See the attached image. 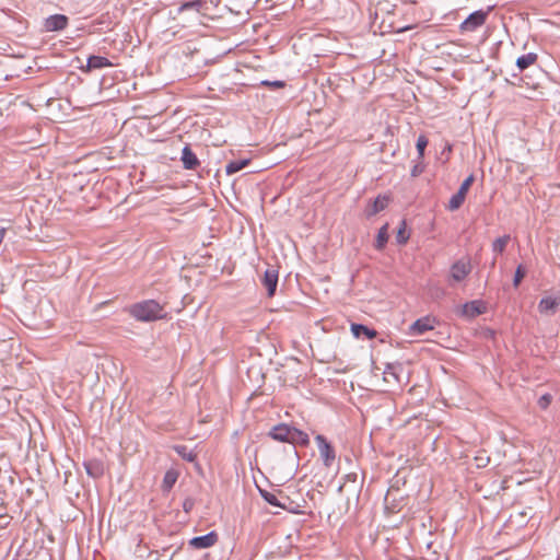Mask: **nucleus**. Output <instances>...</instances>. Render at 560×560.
Returning <instances> with one entry per match:
<instances>
[{"mask_svg":"<svg viewBox=\"0 0 560 560\" xmlns=\"http://www.w3.org/2000/svg\"><path fill=\"white\" fill-rule=\"evenodd\" d=\"M195 506V500L192 498H186L183 502V510L189 513Z\"/></svg>","mask_w":560,"mask_h":560,"instance_id":"c9c22d12","label":"nucleus"},{"mask_svg":"<svg viewBox=\"0 0 560 560\" xmlns=\"http://www.w3.org/2000/svg\"><path fill=\"white\" fill-rule=\"evenodd\" d=\"M68 21V18L63 14H54L45 20L44 27L47 32L62 31L67 27Z\"/></svg>","mask_w":560,"mask_h":560,"instance_id":"6e6552de","label":"nucleus"},{"mask_svg":"<svg viewBox=\"0 0 560 560\" xmlns=\"http://www.w3.org/2000/svg\"><path fill=\"white\" fill-rule=\"evenodd\" d=\"M397 369L401 370V366L399 364H397V365L387 364V366L384 371L385 380L388 381V376H393L396 381H399L398 374H397Z\"/></svg>","mask_w":560,"mask_h":560,"instance_id":"7c9ffc66","label":"nucleus"},{"mask_svg":"<svg viewBox=\"0 0 560 560\" xmlns=\"http://www.w3.org/2000/svg\"><path fill=\"white\" fill-rule=\"evenodd\" d=\"M129 314L139 322H153L165 317L163 306L155 300H145L132 304Z\"/></svg>","mask_w":560,"mask_h":560,"instance_id":"f257e3e1","label":"nucleus"},{"mask_svg":"<svg viewBox=\"0 0 560 560\" xmlns=\"http://www.w3.org/2000/svg\"><path fill=\"white\" fill-rule=\"evenodd\" d=\"M474 180H475V176H474V174H470L467 178L464 179L458 191H462V194H464L466 196L471 184L474 183Z\"/></svg>","mask_w":560,"mask_h":560,"instance_id":"473e14b6","label":"nucleus"},{"mask_svg":"<svg viewBox=\"0 0 560 560\" xmlns=\"http://www.w3.org/2000/svg\"><path fill=\"white\" fill-rule=\"evenodd\" d=\"M178 474L175 470H167L162 481L163 491H170L177 481Z\"/></svg>","mask_w":560,"mask_h":560,"instance_id":"6ab92c4d","label":"nucleus"},{"mask_svg":"<svg viewBox=\"0 0 560 560\" xmlns=\"http://www.w3.org/2000/svg\"><path fill=\"white\" fill-rule=\"evenodd\" d=\"M112 67V62L103 56H90L88 58L86 67L82 68L83 71L90 72L96 69Z\"/></svg>","mask_w":560,"mask_h":560,"instance_id":"ddd939ff","label":"nucleus"},{"mask_svg":"<svg viewBox=\"0 0 560 560\" xmlns=\"http://www.w3.org/2000/svg\"><path fill=\"white\" fill-rule=\"evenodd\" d=\"M434 319L430 316L421 317L417 319L411 326H410V332L411 335H422L431 329L434 328Z\"/></svg>","mask_w":560,"mask_h":560,"instance_id":"9d476101","label":"nucleus"},{"mask_svg":"<svg viewBox=\"0 0 560 560\" xmlns=\"http://www.w3.org/2000/svg\"><path fill=\"white\" fill-rule=\"evenodd\" d=\"M351 331L354 337L359 338L361 336H365L368 339H373L376 337L377 332L374 329L369 328L362 324H352Z\"/></svg>","mask_w":560,"mask_h":560,"instance_id":"dca6fc26","label":"nucleus"},{"mask_svg":"<svg viewBox=\"0 0 560 560\" xmlns=\"http://www.w3.org/2000/svg\"><path fill=\"white\" fill-rule=\"evenodd\" d=\"M525 269L522 265H518L516 270H515V275H514V279H513V285L515 288H517L521 283V281L523 280V278L525 277Z\"/></svg>","mask_w":560,"mask_h":560,"instance_id":"2f4dec72","label":"nucleus"},{"mask_svg":"<svg viewBox=\"0 0 560 560\" xmlns=\"http://www.w3.org/2000/svg\"><path fill=\"white\" fill-rule=\"evenodd\" d=\"M560 307V295L557 296H544L538 303V311L540 314L546 316H552L557 313Z\"/></svg>","mask_w":560,"mask_h":560,"instance_id":"39448f33","label":"nucleus"},{"mask_svg":"<svg viewBox=\"0 0 560 560\" xmlns=\"http://www.w3.org/2000/svg\"><path fill=\"white\" fill-rule=\"evenodd\" d=\"M387 240H388L387 225H384L383 228L380 229V231L377 233L375 247L377 249H382L385 246V244L387 243Z\"/></svg>","mask_w":560,"mask_h":560,"instance_id":"393cba45","label":"nucleus"},{"mask_svg":"<svg viewBox=\"0 0 560 560\" xmlns=\"http://www.w3.org/2000/svg\"><path fill=\"white\" fill-rule=\"evenodd\" d=\"M408 240L409 234L406 231V222L402 221L400 228L397 231L396 241L398 244H406Z\"/></svg>","mask_w":560,"mask_h":560,"instance_id":"c85d7f7f","label":"nucleus"},{"mask_svg":"<svg viewBox=\"0 0 560 560\" xmlns=\"http://www.w3.org/2000/svg\"><path fill=\"white\" fill-rule=\"evenodd\" d=\"M465 198L466 196L462 194V191H457L456 194H454L448 201V210L455 211L459 209L464 203Z\"/></svg>","mask_w":560,"mask_h":560,"instance_id":"4be33fe9","label":"nucleus"},{"mask_svg":"<svg viewBox=\"0 0 560 560\" xmlns=\"http://www.w3.org/2000/svg\"><path fill=\"white\" fill-rule=\"evenodd\" d=\"M510 235H503L498 237L492 243V250L495 254H502L505 250L508 243L510 242Z\"/></svg>","mask_w":560,"mask_h":560,"instance_id":"aec40b11","label":"nucleus"},{"mask_svg":"<svg viewBox=\"0 0 560 560\" xmlns=\"http://www.w3.org/2000/svg\"><path fill=\"white\" fill-rule=\"evenodd\" d=\"M428 145V139L424 135H420L417 139V144H416V148H417V151H418V155H419V159H422L423 155H424V150Z\"/></svg>","mask_w":560,"mask_h":560,"instance_id":"c756f323","label":"nucleus"},{"mask_svg":"<svg viewBox=\"0 0 560 560\" xmlns=\"http://www.w3.org/2000/svg\"><path fill=\"white\" fill-rule=\"evenodd\" d=\"M537 61V55L535 52H528L526 55H522L516 59V67L520 71L527 69L529 66L534 65Z\"/></svg>","mask_w":560,"mask_h":560,"instance_id":"f3484780","label":"nucleus"},{"mask_svg":"<svg viewBox=\"0 0 560 560\" xmlns=\"http://www.w3.org/2000/svg\"><path fill=\"white\" fill-rule=\"evenodd\" d=\"M4 235H5V229L4 228H0V244L2 243V241L4 238Z\"/></svg>","mask_w":560,"mask_h":560,"instance_id":"58836bf2","label":"nucleus"},{"mask_svg":"<svg viewBox=\"0 0 560 560\" xmlns=\"http://www.w3.org/2000/svg\"><path fill=\"white\" fill-rule=\"evenodd\" d=\"M180 160L185 170H196L200 164L197 155L192 152L189 145H185L183 148Z\"/></svg>","mask_w":560,"mask_h":560,"instance_id":"f8f14e48","label":"nucleus"},{"mask_svg":"<svg viewBox=\"0 0 560 560\" xmlns=\"http://www.w3.org/2000/svg\"><path fill=\"white\" fill-rule=\"evenodd\" d=\"M485 306L480 301H471L462 305L460 314L465 317L474 318L485 312Z\"/></svg>","mask_w":560,"mask_h":560,"instance_id":"9b49d317","label":"nucleus"},{"mask_svg":"<svg viewBox=\"0 0 560 560\" xmlns=\"http://www.w3.org/2000/svg\"><path fill=\"white\" fill-rule=\"evenodd\" d=\"M83 465L86 474L94 479L102 477L104 474V466L97 459L85 460Z\"/></svg>","mask_w":560,"mask_h":560,"instance_id":"4468645a","label":"nucleus"},{"mask_svg":"<svg viewBox=\"0 0 560 560\" xmlns=\"http://www.w3.org/2000/svg\"><path fill=\"white\" fill-rule=\"evenodd\" d=\"M552 396L550 394H544L542 396L539 397L537 405L539 406L540 409L545 410L550 406Z\"/></svg>","mask_w":560,"mask_h":560,"instance_id":"72a5a7b5","label":"nucleus"},{"mask_svg":"<svg viewBox=\"0 0 560 560\" xmlns=\"http://www.w3.org/2000/svg\"><path fill=\"white\" fill-rule=\"evenodd\" d=\"M174 450L183 459L187 462H194L197 457L194 451L189 450L186 445H176Z\"/></svg>","mask_w":560,"mask_h":560,"instance_id":"412c9836","label":"nucleus"},{"mask_svg":"<svg viewBox=\"0 0 560 560\" xmlns=\"http://www.w3.org/2000/svg\"><path fill=\"white\" fill-rule=\"evenodd\" d=\"M249 163L248 160L232 161L225 166L226 174L231 175L243 170Z\"/></svg>","mask_w":560,"mask_h":560,"instance_id":"5701e85b","label":"nucleus"},{"mask_svg":"<svg viewBox=\"0 0 560 560\" xmlns=\"http://www.w3.org/2000/svg\"><path fill=\"white\" fill-rule=\"evenodd\" d=\"M259 491L266 502H268L270 505L279 508V505H280L279 493L276 494V493L269 492L267 490H259Z\"/></svg>","mask_w":560,"mask_h":560,"instance_id":"bb28decb","label":"nucleus"},{"mask_svg":"<svg viewBox=\"0 0 560 560\" xmlns=\"http://www.w3.org/2000/svg\"><path fill=\"white\" fill-rule=\"evenodd\" d=\"M291 435L292 439L290 440V444H300L302 446H306L310 443L308 435L294 427L292 428Z\"/></svg>","mask_w":560,"mask_h":560,"instance_id":"a211bd4d","label":"nucleus"},{"mask_svg":"<svg viewBox=\"0 0 560 560\" xmlns=\"http://www.w3.org/2000/svg\"><path fill=\"white\" fill-rule=\"evenodd\" d=\"M315 442L317 444L319 456L323 460L324 466L330 467L336 459L335 448L322 434H317L315 436Z\"/></svg>","mask_w":560,"mask_h":560,"instance_id":"7ed1b4c3","label":"nucleus"},{"mask_svg":"<svg viewBox=\"0 0 560 560\" xmlns=\"http://www.w3.org/2000/svg\"><path fill=\"white\" fill-rule=\"evenodd\" d=\"M202 4H203V2L201 0L188 1V2L183 3L178 8V12H183L186 10H192V11L199 12L200 9L202 8Z\"/></svg>","mask_w":560,"mask_h":560,"instance_id":"a878e982","label":"nucleus"},{"mask_svg":"<svg viewBox=\"0 0 560 560\" xmlns=\"http://www.w3.org/2000/svg\"><path fill=\"white\" fill-rule=\"evenodd\" d=\"M218 541V534L215 532H210L202 536L194 537L189 540V546L195 549H206L210 548Z\"/></svg>","mask_w":560,"mask_h":560,"instance_id":"0eeeda50","label":"nucleus"},{"mask_svg":"<svg viewBox=\"0 0 560 560\" xmlns=\"http://www.w3.org/2000/svg\"><path fill=\"white\" fill-rule=\"evenodd\" d=\"M292 428L293 427H290L289 424L280 423V424L275 425L269 431L268 435L271 439H273L275 441L290 443V440L292 439V435H291Z\"/></svg>","mask_w":560,"mask_h":560,"instance_id":"1a4fd4ad","label":"nucleus"},{"mask_svg":"<svg viewBox=\"0 0 560 560\" xmlns=\"http://www.w3.org/2000/svg\"><path fill=\"white\" fill-rule=\"evenodd\" d=\"M287 499H289V497H288V495H284V494L282 493V491H279V503H280V504H287V502H288V501H287Z\"/></svg>","mask_w":560,"mask_h":560,"instance_id":"4c0bfd02","label":"nucleus"},{"mask_svg":"<svg viewBox=\"0 0 560 560\" xmlns=\"http://www.w3.org/2000/svg\"><path fill=\"white\" fill-rule=\"evenodd\" d=\"M423 172V166L420 164H416L411 170V176L417 177Z\"/></svg>","mask_w":560,"mask_h":560,"instance_id":"e433bc0d","label":"nucleus"},{"mask_svg":"<svg viewBox=\"0 0 560 560\" xmlns=\"http://www.w3.org/2000/svg\"><path fill=\"white\" fill-rule=\"evenodd\" d=\"M474 462L477 468H485L490 463V457L488 456L486 451H479L477 455L474 457Z\"/></svg>","mask_w":560,"mask_h":560,"instance_id":"b1692460","label":"nucleus"},{"mask_svg":"<svg viewBox=\"0 0 560 560\" xmlns=\"http://www.w3.org/2000/svg\"><path fill=\"white\" fill-rule=\"evenodd\" d=\"M388 198L385 196H378L375 200H373L365 210L366 217H373L380 211L384 210L387 207Z\"/></svg>","mask_w":560,"mask_h":560,"instance_id":"2eb2a0df","label":"nucleus"},{"mask_svg":"<svg viewBox=\"0 0 560 560\" xmlns=\"http://www.w3.org/2000/svg\"><path fill=\"white\" fill-rule=\"evenodd\" d=\"M489 11H490V9L488 11L478 10V11L470 13L468 15V18L462 22V24L459 26L460 31H463V32L476 31L478 27H480L481 25L485 24Z\"/></svg>","mask_w":560,"mask_h":560,"instance_id":"20e7f679","label":"nucleus"},{"mask_svg":"<svg viewBox=\"0 0 560 560\" xmlns=\"http://www.w3.org/2000/svg\"><path fill=\"white\" fill-rule=\"evenodd\" d=\"M278 277V270L273 266L268 267L264 272L261 283L266 288L269 298L276 293Z\"/></svg>","mask_w":560,"mask_h":560,"instance_id":"423d86ee","label":"nucleus"},{"mask_svg":"<svg viewBox=\"0 0 560 560\" xmlns=\"http://www.w3.org/2000/svg\"><path fill=\"white\" fill-rule=\"evenodd\" d=\"M287 501H288L287 504H280L279 508L287 510L288 512L294 513V514H300L302 512L301 511L302 506L299 503H295L290 498L287 499Z\"/></svg>","mask_w":560,"mask_h":560,"instance_id":"cd10ccee","label":"nucleus"},{"mask_svg":"<svg viewBox=\"0 0 560 560\" xmlns=\"http://www.w3.org/2000/svg\"><path fill=\"white\" fill-rule=\"evenodd\" d=\"M261 84L270 86V88H275V89H280L285 85L284 81H280V80H276V81H267L266 80V81H262Z\"/></svg>","mask_w":560,"mask_h":560,"instance_id":"f704fd0d","label":"nucleus"},{"mask_svg":"<svg viewBox=\"0 0 560 560\" xmlns=\"http://www.w3.org/2000/svg\"><path fill=\"white\" fill-rule=\"evenodd\" d=\"M471 272V264L468 258H462L456 260L450 268L448 285L454 287L465 280V278Z\"/></svg>","mask_w":560,"mask_h":560,"instance_id":"f03ea898","label":"nucleus"}]
</instances>
